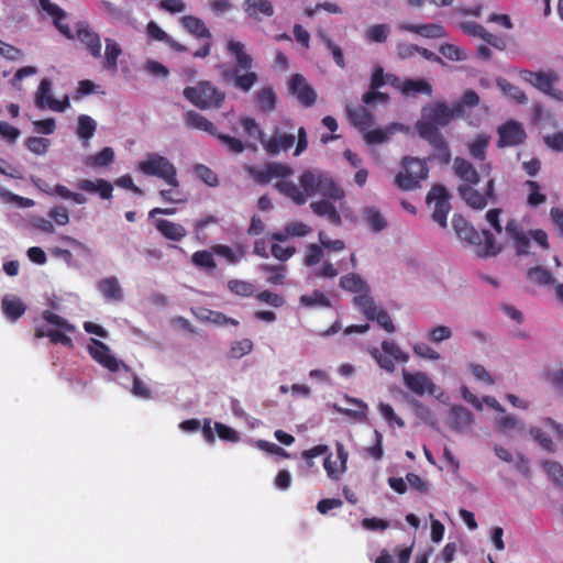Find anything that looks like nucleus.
I'll return each instance as SVG.
<instances>
[{
	"mask_svg": "<svg viewBox=\"0 0 563 563\" xmlns=\"http://www.w3.org/2000/svg\"><path fill=\"white\" fill-rule=\"evenodd\" d=\"M227 53L235 60L234 65H219L220 77L224 84L232 85L239 91L247 93L258 81V75L253 70L254 59L245 51V45L235 40L227 43Z\"/></svg>",
	"mask_w": 563,
	"mask_h": 563,
	"instance_id": "1",
	"label": "nucleus"
},
{
	"mask_svg": "<svg viewBox=\"0 0 563 563\" xmlns=\"http://www.w3.org/2000/svg\"><path fill=\"white\" fill-rule=\"evenodd\" d=\"M453 170L455 176L463 181L457 187V192L468 207L483 210L489 202H496L495 180L493 178L487 180L484 194L474 189V186L479 183V174L466 158L455 157Z\"/></svg>",
	"mask_w": 563,
	"mask_h": 563,
	"instance_id": "2",
	"label": "nucleus"
},
{
	"mask_svg": "<svg viewBox=\"0 0 563 563\" xmlns=\"http://www.w3.org/2000/svg\"><path fill=\"white\" fill-rule=\"evenodd\" d=\"M297 145L295 155H300L308 146L307 132L303 126H300L295 134L294 124L290 120L282 122L280 126L273 130L272 135L266 140H262V146L269 155H278L282 151L290 150L296 141Z\"/></svg>",
	"mask_w": 563,
	"mask_h": 563,
	"instance_id": "3",
	"label": "nucleus"
},
{
	"mask_svg": "<svg viewBox=\"0 0 563 563\" xmlns=\"http://www.w3.org/2000/svg\"><path fill=\"white\" fill-rule=\"evenodd\" d=\"M183 95L201 110L220 109L225 100V92L209 80H200L196 86L186 87Z\"/></svg>",
	"mask_w": 563,
	"mask_h": 563,
	"instance_id": "4",
	"label": "nucleus"
},
{
	"mask_svg": "<svg viewBox=\"0 0 563 563\" xmlns=\"http://www.w3.org/2000/svg\"><path fill=\"white\" fill-rule=\"evenodd\" d=\"M505 231L508 239L512 242L517 255L529 254L531 239L543 250L550 247L548 233L544 230L536 229L526 232L523 227L516 219H510L506 223Z\"/></svg>",
	"mask_w": 563,
	"mask_h": 563,
	"instance_id": "5",
	"label": "nucleus"
},
{
	"mask_svg": "<svg viewBox=\"0 0 563 563\" xmlns=\"http://www.w3.org/2000/svg\"><path fill=\"white\" fill-rule=\"evenodd\" d=\"M456 115L454 107L437 101L426 104L421 109V118L416 123L418 133L440 132L439 128L446 126Z\"/></svg>",
	"mask_w": 563,
	"mask_h": 563,
	"instance_id": "6",
	"label": "nucleus"
},
{
	"mask_svg": "<svg viewBox=\"0 0 563 563\" xmlns=\"http://www.w3.org/2000/svg\"><path fill=\"white\" fill-rule=\"evenodd\" d=\"M302 192L306 194V199L309 196L321 194L333 200L343 198V190L332 180L320 172L305 170L299 177Z\"/></svg>",
	"mask_w": 563,
	"mask_h": 563,
	"instance_id": "7",
	"label": "nucleus"
},
{
	"mask_svg": "<svg viewBox=\"0 0 563 563\" xmlns=\"http://www.w3.org/2000/svg\"><path fill=\"white\" fill-rule=\"evenodd\" d=\"M137 169L146 176H154L163 179L169 187H179L177 168L165 156L150 153L146 155V159L137 164Z\"/></svg>",
	"mask_w": 563,
	"mask_h": 563,
	"instance_id": "8",
	"label": "nucleus"
},
{
	"mask_svg": "<svg viewBox=\"0 0 563 563\" xmlns=\"http://www.w3.org/2000/svg\"><path fill=\"white\" fill-rule=\"evenodd\" d=\"M402 170L395 177V184L405 191L415 190L428 178L429 168L423 159L407 156L402 159Z\"/></svg>",
	"mask_w": 563,
	"mask_h": 563,
	"instance_id": "9",
	"label": "nucleus"
},
{
	"mask_svg": "<svg viewBox=\"0 0 563 563\" xmlns=\"http://www.w3.org/2000/svg\"><path fill=\"white\" fill-rule=\"evenodd\" d=\"M460 240L476 247V253L481 257L495 256L500 252V246L496 244L495 236L488 231H476L471 224L456 234Z\"/></svg>",
	"mask_w": 563,
	"mask_h": 563,
	"instance_id": "10",
	"label": "nucleus"
},
{
	"mask_svg": "<svg viewBox=\"0 0 563 563\" xmlns=\"http://www.w3.org/2000/svg\"><path fill=\"white\" fill-rule=\"evenodd\" d=\"M354 305L362 311L367 320L376 321L386 332L394 333L396 327L389 316V313L377 306L375 300L368 294L355 296Z\"/></svg>",
	"mask_w": 563,
	"mask_h": 563,
	"instance_id": "11",
	"label": "nucleus"
},
{
	"mask_svg": "<svg viewBox=\"0 0 563 563\" xmlns=\"http://www.w3.org/2000/svg\"><path fill=\"white\" fill-rule=\"evenodd\" d=\"M382 351L377 347L368 350L371 356L377 362L380 368L393 373L396 368L395 361L406 363L409 360L406 354L394 341L384 340L380 344Z\"/></svg>",
	"mask_w": 563,
	"mask_h": 563,
	"instance_id": "12",
	"label": "nucleus"
},
{
	"mask_svg": "<svg viewBox=\"0 0 563 563\" xmlns=\"http://www.w3.org/2000/svg\"><path fill=\"white\" fill-rule=\"evenodd\" d=\"M519 77L543 93L556 99H563V92L553 87L559 80V76L554 71H531L521 69L519 70Z\"/></svg>",
	"mask_w": 563,
	"mask_h": 563,
	"instance_id": "13",
	"label": "nucleus"
},
{
	"mask_svg": "<svg viewBox=\"0 0 563 563\" xmlns=\"http://www.w3.org/2000/svg\"><path fill=\"white\" fill-rule=\"evenodd\" d=\"M450 198L451 196L443 185L432 186L426 198L428 205L434 202L432 219L441 228L448 225V214L451 210Z\"/></svg>",
	"mask_w": 563,
	"mask_h": 563,
	"instance_id": "14",
	"label": "nucleus"
},
{
	"mask_svg": "<svg viewBox=\"0 0 563 563\" xmlns=\"http://www.w3.org/2000/svg\"><path fill=\"white\" fill-rule=\"evenodd\" d=\"M246 173L260 185H266L273 179L287 178L292 175L294 170L287 164L272 162L265 164L263 167L246 166Z\"/></svg>",
	"mask_w": 563,
	"mask_h": 563,
	"instance_id": "15",
	"label": "nucleus"
},
{
	"mask_svg": "<svg viewBox=\"0 0 563 563\" xmlns=\"http://www.w3.org/2000/svg\"><path fill=\"white\" fill-rule=\"evenodd\" d=\"M52 81L48 78H43L40 81L35 92V104L40 109L48 108L56 112H64L69 107V99L67 96L63 100H57L52 93Z\"/></svg>",
	"mask_w": 563,
	"mask_h": 563,
	"instance_id": "16",
	"label": "nucleus"
},
{
	"mask_svg": "<svg viewBox=\"0 0 563 563\" xmlns=\"http://www.w3.org/2000/svg\"><path fill=\"white\" fill-rule=\"evenodd\" d=\"M498 141L497 146L512 147L522 144L527 139V133L523 125L515 120H508L497 129Z\"/></svg>",
	"mask_w": 563,
	"mask_h": 563,
	"instance_id": "17",
	"label": "nucleus"
},
{
	"mask_svg": "<svg viewBox=\"0 0 563 563\" xmlns=\"http://www.w3.org/2000/svg\"><path fill=\"white\" fill-rule=\"evenodd\" d=\"M89 354L100 365L106 367L112 373H115L123 367L125 371H130V367L122 361L117 360L111 353L110 349L103 342L91 339V345L89 346Z\"/></svg>",
	"mask_w": 563,
	"mask_h": 563,
	"instance_id": "18",
	"label": "nucleus"
},
{
	"mask_svg": "<svg viewBox=\"0 0 563 563\" xmlns=\"http://www.w3.org/2000/svg\"><path fill=\"white\" fill-rule=\"evenodd\" d=\"M418 134L432 147V155L429 159H434L442 165H448L451 162V150L448 141L441 132H426Z\"/></svg>",
	"mask_w": 563,
	"mask_h": 563,
	"instance_id": "19",
	"label": "nucleus"
},
{
	"mask_svg": "<svg viewBox=\"0 0 563 563\" xmlns=\"http://www.w3.org/2000/svg\"><path fill=\"white\" fill-rule=\"evenodd\" d=\"M289 90L301 106L309 108L316 103L317 92L301 74L291 76Z\"/></svg>",
	"mask_w": 563,
	"mask_h": 563,
	"instance_id": "20",
	"label": "nucleus"
},
{
	"mask_svg": "<svg viewBox=\"0 0 563 563\" xmlns=\"http://www.w3.org/2000/svg\"><path fill=\"white\" fill-rule=\"evenodd\" d=\"M404 383L408 389H410L412 393L422 396L426 393L434 394L435 385L434 383L429 378V376L422 372L417 373H408L404 371Z\"/></svg>",
	"mask_w": 563,
	"mask_h": 563,
	"instance_id": "21",
	"label": "nucleus"
},
{
	"mask_svg": "<svg viewBox=\"0 0 563 563\" xmlns=\"http://www.w3.org/2000/svg\"><path fill=\"white\" fill-rule=\"evenodd\" d=\"M40 8L46 12L52 19L55 27L67 38H74V34L69 25L64 24L63 20L66 19V12L51 0H38Z\"/></svg>",
	"mask_w": 563,
	"mask_h": 563,
	"instance_id": "22",
	"label": "nucleus"
},
{
	"mask_svg": "<svg viewBox=\"0 0 563 563\" xmlns=\"http://www.w3.org/2000/svg\"><path fill=\"white\" fill-rule=\"evenodd\" d=\"M77 38L86 46L92 57H101V40L98 33L87 25H80L77 29Z\"/></svg>",
	"mask_w": 563,
	"mask_h": 563,
	"instance_id": "23",
	"label": "nucleus"
},
{
	"mask_svg": "<svg viewBox=\"0 0 563 563\" xmlns=\"http://www.w3.org/2000/svg\"><path fill=\"white\" fill-rule=\"evenodd\" d=\"M76 186L81 191L98 194L100 198L104 200L112 198L113 187L111 183L106 179L99 178L95 181L90 179H80Z\"/></svg>",
	"mask_w": 563,
	"mask_h": 563,
	"instance_id": "24",
	"label": "nucleus"
},
{
	"mask_svg": "<svg viewBox=\"0 0 563 563\" xmlns=\"http://www.w3.org/2000/svg\"><path fill=\"white\" fill-rule=\"evenodd\" d=\"M97 289L107 301L119 302L123 300V290L115 276L100 279L97 283Z\"/></svg>",
	"mask_w": 563,
	"mask_h": 563,
	"instance_id": "25",
	"label": "nucleus"
},
{
	"mask_svg": "<svg viewBox=\"0 0 563 563\" xmlns=\"http://www.w3.org/2000/svg\"><path fill=\"white\" fill-rule=\"evenodd\" d=\"M346 113L351 124L361 132H365L374 123L372 113L364 107L352 108L346 106Z\"/></svg>",
	"mask_w": 563,
	"mask_h": 563,
	"instance_id": "26",
	"label": "nucleus"
},
{
	"mask_svg": "<svg viewBox=\"0 0 563 563\" xmlns=\"http://www.w3.org/2000/svg\"><path fill=\"white\" fill-rule=\"evenodd\" d=\"M254 103L258 111L271 113L277 104V96L273 87L266 86L254 93Z\"/></svg>",
	"mask_w": 563,
	"mask_h": 563,
	"instance_id": "27",
	"label": "nucleus"
},
{
	"mask_svg": "<svg viewBox=\"0 0 563 563\" xmlns=\"http://www.w3.org/2000/svg\"><path fill=\"white\" fill-rule=\"evenodd\" d=\"M244 11L250 18L260 20L261 16L271 18L275 10L271 0H244Z\"/></svg>",
	"mask_w": 563,
	"mask_h": 563,
	"instance_id": "28",
	"label": "nucleus"
},
{
	"mask_svg": "<svg viewBox=\"0 0 563 563\" xmlns=\"http://www.w3.org/2000/svg\"><path fill=\"white\" fill-rule=\"evenodd\" d=\"M275 189L285 197L289 198L297 206H302L307 201L306 194L302 192L300 187L294 181L283 178L275 184Z\"/></svg>",
	"mask_w": 563,
	"mask_h": 563,
	"instance_id": "29",
	"label": "nucleus"
},
{
	"mask_svg": "<svg viewBox=\"0 0 563 563\" xmlns=\"http://www.w3.org/2000/svg\"><path fill=\"white\" fill-rule=\"evenodd\" d=\"M184 120L188 128L205 131L212 136L217 134L218 129L216 128V125L205 115L200 114L197 111H187L184 115Z\"/></svg>",
	"mask_w": 563,
	"mask_h": 563,
	"instance_id": "30",
	"label": "nucleus"
},
{
	"mask_svg": "<svg viewBox=\"0 0 563 563\" xmlns=\"http://www.w3.org/2000/svg\"><path fill=\"white\" fill-rule=\"evenodd\" d=\"M312 212L319 217H327L329 222L333 225H341L342 218L336 208L329 200L313 201L310 203Z\"/></svg>",
	"mask_w": 563,
	"mask_h": 563,
	"instance_id": "31",
	"label": "nucleus"
},
{
	"mask_svg": "<svg viewBox=\"0 0 563 563\" xmlns=\"http://www.w3.org/2000/svg\"><path fill=\"white\" fill-rule=\"evenodd\" d=\"M155 228L164 238L175 242L180 241L187 233L181 224L165 219L156 220Z\"/></svg>",
	"mask_w": 563,
	"mask_h": 563,
	"instance_id": "32",
	"label": "nucleus"
},
{
	"mask_svg": "<svg viewBox=\"0 0 563 563\" xmlns=\"http://www.w3.org/2000/svg\"><path fill=\"white\" fill-rule=\"evenodd\" d=\"M184 29L198 38H211V32L205 22L195 15H184L181 18Z\"/></svg>",
	"mask_w": 563,
	"mask_h": 563,
	"instance_id": "33",
	"label": "nucleus"
},
{
	"mask_svg": "<svg viewBox=\"0 0 563 563\" xmlns=\"http://www.w3.org/2000/svg\"><path fill=\"white\" fill-rule=\"evenodd\" d=\"M104 59L102 67L106 70L115 73L118 69V58L122 54V48L118 42L112 38H106Z\"/></svg>",
	"mask_w": 563,
	"mask_h": 563,
	"instance_id": "34",
	"label": "nucleus"
},
{
	"mask_svg": "<svg viewBox=\"0 0 563 563\" xmlns=\"http://www.w3.org/2000/svg\"><path fill=\"white\" fill-rule=\"evenodd\" d=\"M402 29L428 38H440L445 36L444 27L435 23L407 24Z\"/></svg>",
	"mask_w": 563,
	"mask_h": 563,
	"instance_id": "35",
	"label": "nucleus"
},
{
	"mask_svg": "<svg viewBox=\"0 0 563 563\" xmlns=\"http://www.w3.org/2000/svg\"><path fill=\"white\" fill-rule=\"evenodd\" d=\"M1 306L5 317L11 321H16L26 310L22 300L14 296H5L2 299Z\"/></svg>",
	"mask_w": 563,
	"mask_h": 563,
	"instance_id": "36",
	"label": "nucleus"
},
{
	"mask_svg": "<svg viewBox=\"0 0 563 563\" xmlns=\"http://www.w3.org/2000/svg\"><path fill=\"white\" fill-rule=\"evenodd\" d=\"M362 213L366 224L372 231L382 232L387 228V220L376 207H365Z\"/></svg>",
	"mask_w": 563,
	"mask_h": 563,
	"instance_id": "37",
	"label": "nucleus"
},
{
	"mask_svg": "<svg viewBox=\"0 0 563 563\" xmlns=\"http://www.w3.org/2000/svg\"><path fill=\"white\" fill-rule=\"evenodd\" d=\"M490 143V136L485 133L477 134L472 142L468 143V153L476 161H485L486 152Z\"/></svg>",
	"mask_w": 563,
	"mask_h": 563,
	"instance_id": "38",
	"label": "nucleus"
},
{
	"mask_svg": "<svg viewBox=\"0 0 563 563\" xmlns=\"http://www.w3.org/2000/svg\"><path fill=\"white\" fill-rule=\"evenodd\" d=\"M450 418L451 427L457 431L466 429L473 422L472 412L462 406H454L451 409Z\"/></svg>",
	"mask_w": 563,
	"mask_h": 563,
	"instance_id": "39",
	"label": "nucleus"
},
{
	"mask_svg": "<svg viewBox=\"0 0 563 563\" xmlns=\"http://www.w3.org/2000/svg\"><path fill=\"white\" fill-rule=\"evenodd\" d=\"M340 287L344 290L363 295L368 294V287L366 283L356 274L351 273L340 278Z\"/></svg>",
	"mask_w": 563,
	"mask_h": 563,
	"instance_id": "40",
	"label": "nucleus"
},
{
	"mask_svg": "<svg viewBox=\"0 0 563 563\" xmlns=\"http://www.w3.org/2000/svg\"><path fill=\"white\" fill-rule=\"evenodd\" d=\"M523 186L528 189L527 205L530 208H538L547 201V195L541 191V186L536 180H526Z\"/></svg>",
	"mask_w": 563,
	"mask_h": 563,
	"instance_id": "41",
	"label": "nucleus"
},
{
	"mask_svg": "<svg viewBox=\"0 0 563 563\" xmlns=\"http://www.w3.org/2000/svg\"><path fill=\"white\" fill-rule=\"evenodd\" d=\"M198 318L202 321H207L217 325H233L238 327L240 323L236 319L225 316L223 312L214 311L210 309H202L198 314Z\"/></svg>",
	"mask_w": 563,
	"mask_h": 563,
	"instance_id": "42",
	"label": "nucleus"
},
{
	"mask_svg": "<svg viewBox=\"0 0 563 563\" xmlns=\"http://www.w3.org/2000/svg\"><path fill=\"white\" fill-rule=\"evenodd\" d=\"M400 90L404 95L410 96L415 93H432V87L429 82L423 79H406L400 86Z\"/></svg>",
	"mask_w": 563,
	"mask_h": 563,
	"instance_id": "43",
	"label": "nucleus"
},
{
	"mask_svg": "<svg viewBox=\"0 0 563 563\" xmlns=\"http://www.w3.org/2000/svg\"><path fill=\"white\" fill-rule=\"evenodd\" d=\"M527 278L530 283L547 286L554 283V277L551 272L542 266L531 267L527 272Z\"/></svg>",
	"mask_w": 563,
	"mask_h": 563,
	"instance_id": "44",
	"label": "nucleus"
},
{
	"mask_svg": "<svg viewBox=\"0 0 563 563\" xmlns=\"http://www.w3.org/2000/svg\"><path fill=\"white\" fill-rule=\"evenodd\" d=\"M496 85L505 95L514 99L516 102L526 103L528 101L523 90L509 82L506 78H497Z\"/></svg>",
	"mask_w": 563,
	"mask_h": 563,
	"instance_id": "45",
	"label": "nucleus"
},
{
	"mask_svg": "<svg viewBox=\"0 0 563 563\" xmlns=\"http://www.w3.org/2000/svg\"><path fill=\"white\" fill-rule=\"evenodd\" d=\"M96 129L97 123L91 117L87 114L78 117L77 135L79 139L85 142L89 141L93 136Z\"/></svg>",
	"mask_w": 563,
	"mask_h": 563,
	"instance_id": "46",
	"label": "nucleus"
},
{
	"mask_svg": "<svg viewBox=\"0 0 563 563\" xmlns=\"http://www.w3.org/2000/svg\"><path fill=\"white\" fill-rule=\"evenodd\" d=\"M227 286L232 294L240 297H252L256 290L253 283L236 278L230 279Z\"/></svg>",
	"mask_w": 563,
	"mask_h": 563,
	"instance_id": "47",
	"label": "nucleus"
},
{
	"mask_svg": "<svg viewBox=\"0 0 563 563\" xmlns=\"http://www.w3.org/2000/svg\"><path fill=\"white\" fill-rule=\"evenodd\" d=\"M114 161V152L111 147H103L100 152L87 158L86 164L90 167H104Z\"/></svg>",
	"mask_w": 563,
	"mask_h": 563,
	"instance_id": "48",
	"label": "nucleus"
},
{
	"mask_svg": "<svg viewBox=\"0 0 563 563\" xmlns=\"http://www.w3.org/2000/svg\"><path fill=\"white\" fill-rule=\"evenodd\" d=\"M214 137L224 145L230 153L241 154L246 148V145L238 137L219 133L218 131L217 134H214Z\"/></svg>",
	"mask_w": 563,
	"mask_h": 563,
	"instance_id": "49",
	"label": "nucleus"
},
{
	"mask_svg": "<svg viewBox=\"0 0 563 563\" xmlns=\"http://www.w3.org/2000/svg\"><path fill=\"white\" fill-rule=\"evenodd\" d=\"M478 103H479L478 95L474 90L468 89L463 93L460 101H456L455 103H453V107L456 112V115L460 117L464 113L465 107L473 108V107H476Z\"/></svg>",
	"mask_w": 563,
	"mask_h": 563,
	"instance_id": "50",
	"label": "nucleus"
},
{
	"mask_svg": "<svg viewBox=\"0 0 563 563\" xmlns=\"http://www.w3.org/2000/svg\"><path fill=\"white\" fill-rule=\"evenodd\" d=\"M318 37L323 42V44L327 46V48L331 52L335 64L339 67L344 68L345 62H344V56H343L342 49L338 45H335L332 42V40L324 32L319 31Z\"/></svg>",
	"mask_w": 563,
	"mask_h": 563,
	"instance_id": "51",
	"label": "nucleus"
},
{
	"mask_svg": "<svg viewBox=\"0 0 563 563\" xmlns=\"http://www.w3.org/2000/svg\"><path fill=\"white\" fill-rule=\"evenodd\" d=\"M300 303L306 307H330L331 302L329 298L320 290H313L309 295H302L300 297Z\"/></svg>",
	"mask_w": 563,
	"mask_h": 563,
	"instance_id": "52",
	"label": "nucleus"
},
{
	"mask_svg": "<svg viewBox=\"0 0 563 563\" xmlns=\"http://www.w3.org/2000/svg\"><path fill=\"white\" fill-rule=\"evenodd\" d=\"M241 126L243 128L245 134L249 136L255 137L262 143V140H266L265 133L261 129L260 124L255 121V119L245 117L241 119Z\"/></svg>",
	"mask_w": 563,
	"mask_h": 563,
	"instance_id": "53",
	"label": "nucleus"
},
{
	"mask_svg": "<svg viewBox=\"0 0 563 563\" xmlns=\"http://www.w3.org/2000/svg\"><path fill=\"white\" fill-rule=\"evenodd\" d=\"M261 269L264 272V273H269V277L267 278V282L271 284V285H282L284 283V279H285V266H282V265H268V264H264L261 266Z\"/></svg>",
	"mask_w": 563,
	"mask_h": 563,
	"instance_id": "54",
	"label": "nucleus"
},
{
	"mask_svg": "<svg viewBox=\"0 0 563 563\" xmlns=\"http://www.w3.org/2000/svg\"><path fill=\"white\" fill-rule=\"evenodd\" d=\"M42 318L47 323L56 325L57 328L63 329L65 331L73 332L75 330V327L70 324L65 318L58 316L57 313L51 310H44L42 313Z\"/></svg>",
	"mask_w": 563,
	"mask_h": 563,
	"instance_id": "55",
	"label": "nucleus"
},
{
	"mask_svg": "<svg viewBox=\"0 0 563 563\" xmlns=\"http://www.w3.org/2000/svg\"><path fill=\"white\" fill-rule=\"evenodd\" d=\"M195 173L206 185L216 187L219 185V178L217 174L206 165L198 164L195 167Z\"/></svg>",
	"mask_w": 563,
	"mask_h": 563,
	"instance_id": "56",
	"label": "nucleus"
},
{
	"mask_svg": "<svg viewBox=\"0 0 563 563\" xmlns=\"http://www.w3.org/2000/svg\"><path fill=\"white\" fill-rule=\"evenodd\" d=\"M192 263L198 267H203L207 269H214L216 262L212 253L209 251H197L191 256Z\"/></svg>",
	"mask_w": 563,
	"mask_h": 563,
	"instance_id": "57",
	"label": "nucleus"
},
{
	"mask_svg": "<svg viewBox=\"0 0 563 563\" xmlns=\"http://www.w3.org/2000/svg\"><path fill=\"white\" fill-rule=\"evenodd\" d=\"M389 34V26L386 24H375L366 31V37L371 42L384 43Z\"/></svg>",
	"mask_w": 563,
	"mask_h": 563,
	"instance_id": "58",
	"label": "nucleus"
},
{
	"mask_svg": "<svg viewBox=\"0 0 563 563\" xmlns=\"http://www.w3.org/2000/svg\"><path fill=\"white\" fill-rule=\"evenodd\" d=\"M253 350V342L250 339H242L232 343L230 355L233 358H241L251 353Z\"/></svg>",
	"mask_w": 563,
	"mask_h": 563,
	"instance_id": "59",
	"label": "nucleus"
},
{
	"mask_svg": "<svg viewBox=\"0 0 563 563\" xmlns=\"http://www.w3.org/2000/svg\"><path fill=\"white\" fill-rule=\"evenodd\" d=\"M322 257H323L322 245L320 246L318 244L312 243L307 246L303 263L306 266H309V267L314 266L321 261Z\"/></svg>",
	"mask_w": 563,
	"mask_h": 563,
	"instance_id": "60",
	"label": "nucleus"
},
{
	"mask_svg": "<svg viewBox=\"0 0 563 563\" xmlns=\"http://www.w3.org/2000/svg\"><path fill=\"white\" fill-rule=\"evenodd\" d=\"M27 150L36 155H43L47 152L49 141L44 137L31 136L26 140Z\"/></svg>",
	"mask_w": 563,
	"mask_h": 563,
	"instance_id": "61",
	"label": "nucleus"
},
{
	"mask_svg": "<svg viewBox=\"0 0 563 563\" xmlns=\"http://www.w3.org/2000/svg\"><path fill=\"white\" fill-rule=\"evenodd\" d=\"M0 55L11 62L20 60L23 58V51L0 40Z\"/></svg>",
	"mask_w": 563,
	"mask_h": 563,
	"instance_id": "62",
	"label": "nucleus"
},
{
	"mask_svg": "<svg viewBox=\"0 0 563 563\" xmlns=\"http://www.w3.org/2000/svg\"><path fill=\"white\" fill-rule=\"evenodd\" d=\"M543 466H544L548 475L552 478V481L556 485L563 486V467H562V465L555 461H547L543 463Z\"/></svg>",
	"mask_w": 563,
	"mask_h": 563,
	"instance_id": "63",
	"label": "nucleus"
},
{
	"mask_svg": "<svg viewBox=\"0 0 563 563\" xmlns=\"http://www.w3.org/2000/svg\"><path fill=\"white\" fill-rule=\"evenodd\" d=\"M285 231L289 236L302 238L311 232V228L300 221H291L285 225Z\"/></svg>",
	"mask_w": 563,
	"mask_h": 563,
	"instance_id": "64",
	"label": "nucleus"
}]
</instances>
